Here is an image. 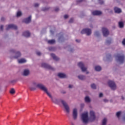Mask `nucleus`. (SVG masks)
Returning a JSON list of instances; mask_svg holds the SVG:
<instances>
[{
	"label": "nucleus",
	"mask_w": 125,
	"mask_h": 125,
	"mask_svg": "<svg viewBox=\"0 0 125 125\" xmlns=\"http://www.w3.org/2000/svg\"><path fill=\"white\" fill-rule=\"evenodd\" d=\"M90 117L88 118V113L86 112L82 114V119L83 123L84 124H87L89 122H94L96 119V116H95V112L93 110L90 111Z\"/></svg>",
	"instance_id": "nucleus-1"
},
{
	"label": "nucleus",
	"mask_w": 125,
	"mask_h": 125,
	"mask_svg": "<svg viewBox=\"0 0 125 125\" xmlns=\"http://www.w3.org/2000/svg\"><path fill=\"white\" fill-rule=\"evenodd\" d=\"M37 86L38 87L40 88L41 90H42L43 91L45 92V93H46L48 96H49V97L51 99L53 103L57 104H59V102H58V100L56 99H53V98H52V96H51L50 93L48 92V91H47V88H46V87L44 86V85H43V84H38Z\"/></svg>",
	"instance_id": "nucleus-2"
},
{
	"label": "nucleus",
	"mask_w": 125,
	"mask_h": 125,
	"mask_svg": "<svg viewBox=\"0 0 125 125\" xmlns=\"http://www.w3.org/2000/svg\"><path fill=\"white\" fill-rule=\"evenodd\" d=\"M61 103L62 104L64 108L65 109L66 112L69 114V113H70V107H69V105H68L67 103L64 100H62Z\"/></svg>",
	"instance_id": "nucleus-3"
},
{
	"label": "nucleus",
	"mask_w": 125,
	"mask_h": 125,
	"mask_svg": "<svg viewBox=\"0 0 125 125\" xmlns=\"http://www.w3.org/2000/svg\"><path fill=\"white\" fill-rule=\"evenodd\" d=\"M108 83L109 86L110 87L111 89H112V90H115V89L117 88V86L116 85L115 82L112 81H109Z\"/></svg>",
	"instance_id": "nucleus-4"
},
{
	"label": "nucleus",
	"mask_w": 125,
	"mask_h": 125,
	"mask_svg": "<svg viewBox=\"0 0 125 125\" xmlns=\"http://www.w3.org/2000/svg\"><path fill=\"white\" fill-rule=\"evenodd\" d=\"M81 34H86L87 36L91 35V30L88 28L84 29L82 30Z\"/></svg>",
	"instance_id": "nucleus-5"
},
{
	"label": "nucleus",
	"mask_w": 125,
	"mask_h": 125,
	"mask_svg": "<svg viewBox=\"0 0 125 125\" xmlns=\"http://www.w3.org/2000/svg\"><path fill=\"white\" fill-rule=\"evenodd\" d=\"M42 67L43 68H45L46 69H48V70H51L52 71H54L55 70L54 68L45 63H42Z\"/></svg>",
	"instance_id": "nucleus-6"
},
{
	"label": "nucleus",
	"mask_w": 125,
	"mask_h": 125,
	"mask_svg": "<svg viewBox=\"0 0 125 125\" xmlns=\"http://www.w3.org/2000/svg\"><path fill=\"white\" fill-rule=\"evenodd\" d=\"M78 65L79 67H81L82 72H85L87 70V68L84 67V64L82 62H79Z\"/></svg>",
	"instance_id": "nucleus-7"
},
{
	"label": "nucleus",
	"mask_w": 125,
	"mask_h": 125,
	"mask_svg": "<svg viewBox=\"0 0 125 125\" xmlns=\"http://www.w3.org/2000/svg\"><path fill=\"white\" fill-rule=\"evenodd\" d=\"M9 29H13L14 30H17V26L14 24H9L8 25H6V31H8Z\"/></svg>",
	"instance_id": "nucleus-8"
},
{
	"label": "nucleus",
	"mask_w": 125,
	"mask_h": 125,
	"mask_svg": "<svg viewBox=\"0 0 125 125\" xmlns=\"http://www.w3.org/2000/svg\"><path fill=\"white\" fill-rule=\"evenodd\" d=\"M102 32L104 37H107V36L109 35V30L107 28L103 27Z\"/></svg>",
	"instance_id": "nucleus-9"
},
{
	"label": "nucleus",
	"mask_w": 125,
	"mask_h": 125,
	"mask_svg": "<svg viewBox=\"0 0 125 125\" xmlns=\"http://www.w3.org/2000/svg\"><path fill=\"white\" fill-rule=\"evenodd\" d=\"M117 57L118 60L120 62V63H121V64L124 63V60H125V56L117 55Z\"/></svg>",
	"instance_id": "nucleus-10"
},
{
	"label": "nucleus",
	"mask_w": 125,
	"mask_h": 125,
	"mask_svg": "<svg viewBox=\"0 0 125 125\" xmlns=\"http://www.w3.org/2000/svg\"><path fill=\"white\" fill-rule=\"evenodd\" d=\"M73 117L74 120H76L78 117V110L77 108H74L73 111Z\"/></svg>",
	"instance_id": "nucleus-11"
},
{
	"label": "nucleus",
	"mask_w": 125,
	"mask_h": 125,
	"mask_svg": "<svg viewBox=\"0 0 125 125\" xmlns=\"http://www.w3.org/2000/svg\"><path fill=\"white\" fill-rule=\"evenodd\" d=\"M31 18L32 16H30L28 18L24 19L23 21V22L26 23V24H29V23H30V22L31 21Z\"/></svg>",
	"instance_id": "nucleus-12"
},
{
	"label": "nucleus",
	"mask_w": 125,
	"mask_h": 125,
	"mask_svg": "<svg viewBox=\"0 0 125 125\" xmlns=\"http://www.w3.org/2000/svg\"><path fill=\"white\" fill-rule=\"evenodd\" d=\"M93 15H101L102 14V12L100 11H94L92 12Z\"/></svg>",
	"instance_id": "nucleus-13"
},
{
	"label": "nucleus",
	"mask_w": 125,
	"mask_h": 125,
	"mask_svg": "<svg viewBox=\"0 0 125 125\" xmlns=\"http://www.w3.org/2000/svg\"><path fill=\"white\" fill-rule=\"evenodd\" d=\"M22 36L26 37V38H29L31 36V33L29 31H25L23 33Z\"/></svg>",
	"instance_id": "nucleus-14"
},
{
	"label": "nucleus",
	"mask_w": 125,
	"mask_h": 125,
	"mask_svg": "<svg viewBox=\"0 0 125 125\" xmlns=\"http://www.w3.org/2000/svg\"><path fill=\"white\" fill-rule=\"evenodd\" d=\"M58 76L59 78H61V79H65V78H66V74L64 73H58Z\"/></svg>",
	"instance_id": "nucleus-15"
},
{
	"label": "nucleus",
	"mask_w": 125,
	"mask_h": 125,
	"mask_svg": "<svg viewBox=\"0 0 125 125\" xmlns=\"http://www.w3.org/2000/svg\"><path fill=\"white\" fill-rule=\"evenodd\" d=\"M39 84H41V83H39V84H37L36 85V86H30L29 87V88L30 89V90H36L37 89V88H39V89H41V88H40L39 87H38V85H39Z\"/></svg>",
	"instance_id": "nucleus-16"
},
{
	"label": "nucleus",
	"mask_w": 125,
	"mask_h": 125,
	"mask_svg": "<svg viewBox=\"0 0 125 125\" xmlns=\"http://www.w3.org/2000/svg\"><path fill=\"white\" fill-rule=\"evenodd\" d=\"M50 56L52 57L54 60H56V61H58V60H59V58L56 56L55 54L52 53L50 54Z\"/></svg>",
	"instance_id": "nucleus-17"
},
{
	"label": "nucleus",
	"mask_w": 125,
	"mask_h": 125,
	"mask_svg": "<svg viewBox=\"0 0 125 125\" xmlns=\"http://www.w3.org/2000/svg\"><path fill=\"white\" fill-rule=\"evenodd\" d=\"M114 11H115V13H121V12H122V9H121L117 7H115L114 8Z\"/></svg>",
	"instance_id": "nucleus-18"
},
{
	"label": "nucleus",
	"mask_w": 125,
	"mask_h": 125,
	"mask_svg": "<svg viewBox=\"0 0 125 125\" xmlns=\"http://www.w3.org/2000/svg\"><path fill=\"white\" fill-rule=\"evenodd\" d=\"M30 74V71L28 69H25L23 71V76H28Z\"/></svg>",
	"instance_id": "nucleus-19"
},
{
	"label": "nucleus",
	"mask_w": 125,
	"mask_h": 125,
	"mask_svg": "<svg viewBox=\"0 0 125 125\" xmlns=\"http://www.w3.org/2000/svg\"><path fill=\"white\" fill-rule=\"evenodd\" d=\"M20 56H21V53H20V52L19 51H18L16 53V55L14 57V58H16V59L19 58Z\"/></svg>",
	"instance_id": "nucleus-20"
},
{
	"label": "nucleus",
	"mask_w": 125,
	"mask_h": 125,
	"mask_svg": "<svg viewBox=\"0 0 125 125\" xmlns=\"http://www.w3.org/2000/svg\"><path fill=\"white\" fill-rule=\"evenodd\" d=\"M78 78L79 80H81V81H83V80H85V76L83 75H79L78 76Z\"/></svg>",
	"instance_id": "nucleus-21"
},
{
	"label": "nucleus",
	"mask_w": 125,
	"mask_h": 125,
	"mask_svg": "<svg viewBox=\"0 0 125 125\" xmlns=\"http://www.w3.org/2000/svg\"><path fill=\"white\" fill-rule=\"evenodd\" d=\"M95 70L98 72H99L100 71H101L102 68L100 66H96L95 67Z\"/></svg>",
	"instance_id": "nucleus-22"
},
{
	"label": "nucleus",
	"mask_w": 125,
	"mask_h": 125,
	"mask_svg": "<svg viewBox=\"0 0 125 125\" xmlns=\"http://www.w3.org/2000/svg\"><path fill=\"white\" fill-rule=\"evenodd\" d=\"M48 43L49 44H53V43H55V40H51L48 41Z\"/></svg>",
	"instance_id": "nucleus-23"
},
{
	"label": "nucleus",
	"mask_w": 125,
	"mask_h": 125,
	"mask_svg": "<svg viewBox=\"0 0 125 125\" xmlns=\"http://www.w3.org/2000/svg\"><path fill=\"white\" fill-rule=\"evenodd\" d=\"M85 102H87V103H89L90 102V99L88 96H86L85 98Z\"/></svg>",
	"instance_id": "nucleus-24"
},
{
	"label": "nucleus",
	"mask_w": 125,
	"mask_h": 125,
	"mask_svg": "<svg viewBox=\"0 0 125 125\" xmlns=\"http://www.w3.org/2000/svg\"><path fill=\"white\" fill-rule=\"evenodd\" d=\"M25 62H26V61L24 59H21L19 60V63H25Z\"/></svg>",
	"instance_id": "nucleus-25"
},
{
	"label": "nucleus",
	"mask_w": 125,
	"mask_h": 125,
	"mask_svg": "<svg viewBox=\"0 0 125 125\" xmlns=\"http://www.w3.org/2000/svg\"><path fill=\"white\" fill-rule=\"evenodd\" d=\"M107 123V119L104 118L103 120L102 125H106V123Z\"/></svg>",
	"instance_id": "nucleus-26"
},
{
	"label": "nucleus",
	"mask_w": 125,
	"mask_h": 125,
	"mask_svg": "<svg viewBox=\"0 0 125 125\" xmlns=\"http://www.w3.org/2000/svg\"><path fill=\"white\" fill-rule=\"evenodd\" d=\"M119 25L120 28H123L124 27V22L120 21L119 22Z\"/></svg>",
	"instance_id": "nucleus-27"
},
{
	"label": "nucleus",
	"mask_w": 125,
	"mask_h": 125,
	"mask_svg": "<svg viewBox=\"0 0 125 125\" xmlns=\"http://www.w3.org/2000/svg\"><path fill=\"white\" fill-rule=\"evenodd\" d=\"M10 93L11 94H14V93H15V90H14V88H12L10 91Z\"/></svg>",
	"instance_id": "nucleus-28"
},
{
	"label": "nucleus",
	"mask_w": 125,
	"mask_h": 125,
	"mask_svg": "<svg viewBox=\"0 0 125 125\" xmlns=\"http://www.w3.org/2000/svg\"><path fill=\"white\" fill-rule=\"evenodd\" d=\"M91 88H93V89H96V85L95 84L93 83L91 85Z\"/></svg>",
	"instance_id": "nucleus-29"
},
{
	"label": "nucleus",
	"mask_w": 125,
	"mask_h": 125,
	"mask_svg": "<svg viewBox=\"0 0 125 125\" xmlns=\"http://www.w3.org/2000/svg\"><path fill=\"white\" fill-rule=\"evenodd\" d=\"M22 15V13L21 11H19L17 13V17H19Z\"/></svg>",
	"instance_id": "nucleus-30"
},
{
	"label": "nucleus",
	"mask_w": 125,
	"mask_h": 125,
	"mask_svg": "<svg viewBox=\"0 0 125 125\" xmlns=\"http://www.w3.org/2000/svg\"><path fill=\"white\" fill-rule=\"evenodd\" d=\"M116 116H117V118H120V116H121V111H119V112H117Z\"/></svg>",
	"instance_id": "nucleus-31"
},
{
	"label": "nucleus",
	"mask_w": 125,
	"mask_h": 125,
	"mask_svg": "<svg viewBox=\"0 0 125 125\" xmlns=\"http://www.w3.org/2000/svg\"><path fill=\"white\" fill-rule=\"evenodd\" d=\"M73 21H74V19L71 18V19H70V20H69V23H73Z\"/></svg>",
	"instance_id": "nucleus-32"
},
{
	"label": "nucleus",
	"mask_w": 125,
	"mask_h": 125,
	"mask_svg": "<svg viewBox=\"0 0 125 125\" xmlns=\"http://www.w3.org/2000/svg\"><path fill=\"white\" fill-rule=\"evenodd\" d=\"M110 43H111V40L106 41V44H110Z\"/></svg>",
	"instance_id": "nucleus-33"
},
{
	"label": "nucleus",
	"mask_w": 125,
	"mask_h": 125,
	"mask_svg": "<svg viewBox=\"0 0 125 125\" xmlns=\"http://www.w3.org/2000/svg\"><path fill=\"white\" fill-rule=\"evenodd\" d=\"M0 31H3V25H1L0 26Z\"/></svg>",
	"instance_id": "nucleus-34"
},
{
	"label": "nucleus",
	"mask_w": 125,
	"mask_h": 125,
	"mask_svg": "<svg viewBox=\"0 0 125 125\" xmlns=\"http://www.w3.org/2000/svg\"><path fill=\"white\" fill-rule=\"evenodd\" d=\"M39 5H40V4L38 3H36L34 4L35 7H38V6H39Z\"/></svg>",
	"instance_id": "nucleus-35"
},
{
	"label": "nucleus",
	"mask_w": 125,
	"mask_h": 125,
	"mask_svg": "<svg viewBox=\"0 0 125 125\" xmlns=\"http://www.w3.org/2000/svg\"><path fill=\"white\" fill-rule=\"evenodd\" d=\"M95 35H96V36H99V32H98V31H96L95 32Z\"/></svg>",
	"instance_id": "nucleus-36"
},
{
	"label": "nucleus",
	"mask_w": 125,
	"mask_h": 125,
	"mask_svg": "<svg viewBox=\"0 0 125 125\" xmlns=\"http://www.w3.org/2000/svg\"><path fill=\"white\" fill-rule=\"evenodd\" d=\"M37 55H38L39 56H41L42 53L40 52H37Z\"/></svg>",
	"instance_id": "nucleus-37"
},
{
	"label": "nucleus",
	"mask_w": 125,
	"mask_h": 125,
	"mask_svg": "<svg viewBox=\"0 0 125 125\" xmlns=\"http://www.w3.org/2000/svg\"><path fill=\"white\" fill-rule=\"evenodd\" d=\"M68 15H65L64 16V19H67V18H68Z\"/></svg>",
	"instance_id": "nucleus-38"
},
{
	"label": "nucleus",
	"mask_w": 125,
	"mask_h": 125,
	"mask_svg": "<svg viewBox=\"0 0 125 125\" xmlns=\"http://www.w3.org/2000/svg\"><path fill=\"white\" fill-rule=\"evenodd\" d=\"M122 43L124 45H125V39H124L122 42Z\"/></svg>",
	"instance_id": "nucleus-39"
},
{
	"label": "nucleus",
	"mask_w": 125,
	"mask_h": 125,
	"mask_svg": "<svg viewBox=\"0 0 125 125\" xmlns=\"http://www.w3.org/2000/svg\"><path fill=\"white\" fill-rule=\"evenodd\" d=\"M76 1L77 3H79V2H82V1H83V0H77Z\"/></svg>",
	"instance_id": "nucleus-40"
},
{
	"label": "nucleus",
	"mask_w": 125,
	"mask_h": 125,
	"mask_svg": "<svg viewBox=\"0 0 125 125\" xmlns=\"http://www.w3.org/2000/svg\"><path fill=\"white\" fill-rule=\"evenodd\" d=\"M62 39H63V37L62 36L59 37V41H62Z\"/></svg>",
	"instance_id": "nucleus-41"
},
{
	"label": "nucleus",
	"mask_w": 125,
	"mask_h": 125,
	"mask_svg": "<svg viewBox=\"0 0 125 125\" xmlns=\"http://www.w3.org/2000/svg\"><path fill=\"white\" fill-rule=\"evenodd\" d=\"M102 96H103V93H101L99 94V97H102Z\"/></svg>",
	"instance_id": "nucleus-42"
},
{
	"label": "nucleus",
	"mask_w": 125,
	"mask_h": 125,
	"mask_svg": "<svg viewBox=\"0 0 125 125\" xmlns=\"http://www.w3.org/2000/svg\"><path fill=\"white\" fill-rule=\"evenodd\" d=\"M100 4H103V3H104V1L103 0L100 1Z\"/></svg>",
	"instance_id": "nucleus-43"
},
{
	"label": "nucleus",
	"mask_w": 125,
	"mask_h": 125,
	"mask_svg": "<svg viewBox=\"0 0 125 125\" xmlns=\"http://www.w3.org/2000/svg\"><path fill=\"white\" fill-rule=\"evenodd\" d=\"M43 11H45V10H48V8H45L42 9Z\"/></svg>",
	"instance_id": "nucleus-44"
},
{
	"label": "nucleus",
	"mask_w": 125,
	"mask_h": 125,
	"mask_svg": "<svg viewBox=\"0 0 125 125\" xmlns=\"http://www.w3.org/2000/svg\"><path fill=\"white\" fill-rule=\"evenodd\" d=\"M55 11L57 12V11H59V8H56L55 9Z\"/></svg>",
	"instance_id": "nucleus-45"
},
{
	"label": "nucleus",
	"mask_w": 125,
	"mask_h": 125,
	"mask_svg": "<svg viewBox=\"0 0 125 125\" xmlns=\"http://www.w3.org/2000/svg\"><path fill=\"white\" fill-rule=\"evenodd\" d=\"M10 52H13V53H15V50H13V49H12L10 50Z\"/></svg>",
	"instance_id": "nucleus-46"
},
{
	"label": "nucleus",
	"mask_w": 125,
	"mask_h": 125,
	"mask_svg": "<svg viewBox=\"0 0 125 125\" xmlns=\"http://www.w3.org/2000/svg\"><path fill=\"white\" fill-rule=\"evenodd\" d=\"M72 87H73V85H72L71 84L69 85V88H72Z\"/></svg>",
	"instance_id": "nucleus-47"
},
{
	"label": "nucleus",
	"mask_w": 125,
	"mask_h": 125,
	"mask_svg": "<svg viewBox=\"0 0 125 125\" xmlns=\"http://www.w3.org/2000/svg\"><path fill=\"white\" fill-rule=\"evenodd\" d=\"M104 102H108V100L106 99H104Z\"/></svg>",
	"instance_id": "nucleus-48"
},
{
	"label": "nucleus",
	"mask_w": 125,
	"mask_h": 125,
	"mask_svg": "<svg viewBox=\"0 0 125 125\" xmlns=\"http://www.w3.org/2000/svg\"><path fill=\"white\" fill-rule=\"evenodd\" d=\"M1 21H4V18H3V17L1 18Z\"/></svg>",
	"instance_id": "nucleus-49"
},
{
	"label": "nucleus",
	"mask_w": 125,
	"mask_h": 125,
	"mask_svg": "<svg viewBox=\"0 0 125 125\" xmlns=\"http://www.w3.org/2000/svg\"><path fill=\"white\" fill-rule=\"evenodd\" d=\"M76 42H81V40H76Z\"/></svg>",
	"instance_id": "nucleus-50"
},
{
	"label": "nucleus",
	"mask_w": 125,
	"mask_h": 125,
	"mask_svg": "<svg viewBox=\"0 0 125 125\" xmlns=\"http://www.w3.org/2000/svg\"><path fill=\"white\" fill-rule=\"evenodd\" d=\"M51 49H52V47H50V48H49V50H51Z\"/></svg>",
	"instance_id": "nucleus-51"
},
{
	"label": "nucleus",
	"mask_w": 125,
	"mask_h": 125,
	"mask_svg": "<svg viewBox=\"0 0 125 125\" xmlns=\"http://www.w3.org/2000/svg\"><path fill=\"white\" fill-rule=\"evenodd\" d=\"M122 99H123L124 100V99H125V98H124V97H122Z\"/></svg>",
	"instance_id": "nucleus-52"
},
{
	"label": "nucleus",
	"mask_w": 125,
	"mask_h": 125,
	"mask_svg": "<svg viewBox=\"0 0 125 125\" xmlns=\"http://www.w3.org/2000/svg\"><path fill=\"white\" fill-rule=\"evenodd\" d=\"M33 85H36V83H33Z\"/></svg>",
	"instance_id": "nucleus-53"
},
{
	"label": "nucleus",
	"mask_w": 125,
	"mask_h": 125,
	"mask_svg": "<svg viewBox=\"0 0 125 125\" xmlns=\"http://www.w3.org/2000/svg\"><path fill=\"white\" fill-rule=\"evenodd\" d=\"M88 73H89L88 72H86V74H88Z\"/></svg>",
	"instance_id": "nucleus-54"
},
{
	"label": "nucleus",
	"mask_w": 125,
	"mask_h": 125,
	"mask_svg": "<svg viewBox=\"0 0 125 125\" xmlns=\"http://www.w3.org/2000/svg\"><path fill=\"white\" fill-rule=\"evenodd\" d=\"M70 51H72V50H71Z\"/></svg>",
	"instance_id": "nucleus-55"
}]
</instances>
